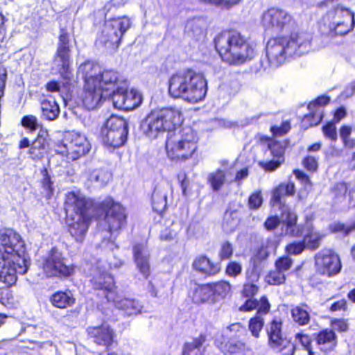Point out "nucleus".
<instances>
[{
	"label": "nucleus",
	"mask_w": 355,
	"mask_h": 355,
	"mask_svg": "<svg viewBox=\"0 0 355 355\" xmlns=\"http://www.w3.org/2000/svg\"><path fill=\"white\" fill-rule=\"evenodd\" d=\"M0 281L10 286L17 279V274H25L30 258L19 234L8 230L0 235Z\"/></svg>",
	"instance_id": "nucleus-1"
},
{
	"label": "nucleus",
	"mask_w": 355,
	"mask_h": 355,
	"mask_svg": "<svg viewBox=\"0 0 355 355\" xmlns=\"http://www.w3.org/2000/svg\"><path fill=\"white\" fill-rule=\"evenodd\" d=\"M78 73L85 80L80 99L88 110L96 108L102 101L110 97L114 89L116 72L112 70L101 71L97 64L87 61L78 68Z\"/></svg>",
	"instance_id": "nucleus-2"
},
{
	"label": "nucleus",
	"mask_w": 355,
	"mask_h": 355,
	"mask_svg": "<svg viewBox=\"0 0 355 355\" xmlns=\"http://www.w3.org/2000/svg\"><path fill=\"white\" fill-rule=\"evenodd\" d=\"M168 90L172 98L195 104L205 98L207 83L202 74L193 70H185L171 76L168 81Z\"/></svg>",
	"instance_id": "nucleus-3"
},
{
	"label": "nucleus",
	"mask_w": 355,
	"mask_h": 355,
	"mask_svg": "<svg viewBox=\"0 0 355 355\" xmlns=\"http://www.w3.org/2000/svg\"><path fill=\"white\" fill-rule=\"evenodd\" d=\"M92 202L79 190L68 192L65 196L64 210L71 235L77 241H83L88 230L91 217L88 209Z\"/></svg>",
	"instance_id": "nucleus-4"
},
{
	"label": "nucleus",
	"mask_w": 355,
	"mask_h": 355,
	"mask_svg": "<svg viewBox=\"0 0 355 355\" xmlns=\"http://www.w3.org/2000/svg\"><path fill=\"white\" fill-rule=\"evenodd\" d=\"M215 46L222 60L229 64H241L254 55L252 45L237 31L219 34L215 39Z\"/></svg>",
	"instance_id": "nucleus-5"
},
{
	"label": "nucleus",
	"mask_w": 355,
	"mask_h": 355,
	"mask_svg": "<svg viewBox=\"0 0 355 355\" xmlns=\"http://www.w3.org/2000/svg\"><path fill=\"white\" fill-rule=\"evenodd\" d=\"M309 41L304 34L292 33L289 37L271 39L266 46V56L271 67L281 66L288 57L306 53Z\"/></svg>",
	"instance_id": "nucleus-6"
},
{
	"label": "nucleus",
	"mask_w": 355,
	"mask_h": 355,
	"mask_svg": "<svg viewBox=\"0 0 355 355\" xmlns=\"http://www.w3.org/2000/svg\"><path fill=\"white\" fill-rule=\"evenodd\" d=\"M181 111L173 107L151 111L142 121L141 129L149 139H157L164 132L173 133L182 123Z\"/></svg>",
	"instance_id": "nucleus-7"
},
{
	"label": "nucleus",
	"mask_w": 355,
	"mask_h": 355,
	"mask_svg": "<svg viewBox=\"0 0 355 355\" xmlns=\"http://www.w3.org/2000/svg\"><path fill=\"white\" fill-rule=\"evenodd\" d=\"M197 142L196 134L191 128L169 133L166 141L167 155L171 159H188L197 150Z\"/></svg>",
	"instance_id": "nucleus-8"
},
{
	"label": "nucleus",
	"mask_w": 355,
	"mask_h": 355,
	"mask_svg": "<svg viewBox=\"0 0 355 355\" xmlns=\"http://www.w3.org/2000/svg\"><path fill=\"white\" fill-rule=\"evenodd\" d=\"M281 217L283 224L286 228V234L291 235L294 237H299L304 233L303 241L307 248L315 250L319 247L320 245V241L324 235L315 230L311 223L307 222L306 227L304 229L300 226L297 225V215L295 212L291 211L290 208L284 205L282 208Z\"/></svg>",
	"instance_id": "nucleus-9"
},
{
	"label": "nucleus",
	"mask_w": 355,
	"mask_h": 355,
	"mask_svg": "<svg viewBox=\"0 0 355 355\" xmlns=\"http://www.w3.org/2000/svg\"><path fill=\"white\" fill-rule=\"evenodd\" d=\"M331 8L323 17V24L329 29L328 33L332 35H345L351 31L354 26V14L337 1H328Z\"/></svg>",
	"instance_id": "nucleus-10"
},
{
	"label": "nucleus",
	"mask_w": 355,
	"mask_h": 355,
	"mask_svg": "<svg viewBox=\"0 0 355 355\" xmlns=\"http://www.w3.org/2000/svg\"><path fill=\"white\" fill-rule=\"evenodd\" d=\"M90 150V144L85 135L77 132H69L64 141L58 143L55 152L64 156L68 161H75L86 155Z\"/></svg>",
	"instance_id": "nucleus-11"
},
{
	"label": "nucleus",
	"mask_w": 355,
	"mask_h": 355,
	"mask_svg": "<svg viewBox=\"0 0 355 355\" xmlns=\"http://www.w3.org/2000/svg\"><path fill=\"white\" fill-rule=\"evenodd\" d=\"M130 26V20L126 16L110 18L106 20L98 41L109 49H116Z\"/></svg>",
	"instance_id": "nucleus-12"
},
{
	"label": "nucleus",
	"mask_w": 355,
	"mask_h": 355,
	"mask_svg": "<svg viewBox=\"0 0 355 355\" xmlns=\"http://www.w3.org/2000/svg\"><path fill=\"white\" fill-rule=\"evenodd\" d=\"M128 132L126 120L116 115L111 116L101 129L103 143L114 148H119L125 144Z\"/></svg>",
	"instance_id": "nucleus-13"
},
{
	"label": "nucleus",
	"mask_w": 355,
	"mask_h": 355,
	"mask_svg": "<svg viewBox=\"0 0 355 355\" xmlns=\"http://www.w3.org/2000/svg\"><path fill=\"white\" fill-rule=\"evenodd\" d=\"M112 96L114 106L119 110H132L139 107L142 102V96L137 89L127 90L125 82L119 80L116 73V80Z\"/></svg>",
	"instance_id": "nucleus-14"
},
{
	"label": "nucleus",
	"mask_w": 355,
	"mask_h": 355,
	"mask_svg": "<svg viewBox=\"0 0 355 355\" xmlns=\"http://www.w3.org/2000/svg\"><path fill=\"white\" fill-rule=\"evenodd\" d=\"M42 268L46 275L69 277L74 272L73 266L67 265L61 252L53 248L43 259Z\"/></svg>",
	"instance_id": "nucleus-15"
},
{
	"label": "nucleus",
	"mask_w": 355,
	"mask_h": 355,
	"mask_svg": "<svg viewBox=\"0 0 355 355\" xmlns=\"http://www.w3.org/2000/svg\"><path fill=\"white\" fill-rule=\"evenodd\" d=\"M316 271L328 277L338 275L342 268L339 256L332 250L324 249L315 256Z\"/></svg>",
	"instance_id": "nucleus-16"
},
{
	"label": "nucleus",
	"mask_w": 355,
	"mask_h": 355,
	"mask_svg": "<svg viewBox=\"0 0 355 355\" xmlns=\"http://www.w3.org/2000/svg\"><path fill=\"white\" fill-rule=\"evenodd\" d=\"M54 67L58 69L60 75L66 80H70L72 76L71 70L70 49L69 35L62 32L59 37L58 47L53 60Z\"/></svg>",
	"instance_id": "nucleus-17"
},
{
	"label": "nucleus",
	"mask_w": 355,
	"mask_h": 355,
	"mask_svg": "<svg viewBox=\"0 0 355 355\" xmlns=\"http://www.w3.org/2000/svg\"><path fill=\"white\" fill-rule=\"evenodd\" d=\"M291 16L282 10L270 8L261 15V24L266 30L279 32L290 28Z\"/></svg>",
	"instance_id": "nucleus-18"
},
{
	"label": "nucleus",
	"mask_w": 355,
	"mask_h": 355,
	"mask_svg": "<svg viewBox=\"0 0 355 355\" xmlns=\"http://www.w3.org/2000/svg\"><path fill=\"white\" fill-rule=\"evenodd\" d=\"M281 330V321L274 320L268 331L269 343L272 348L282 352L283 355H293L295 346L289 340L282 338Z\"/></svg>",
	"instance_id": "nucleus-19"
},
{
	"label": "nucleus",
	"mask_w": 355,
	"mask_h": 355,
	"mask_svg": "<svg viewBox=\"0 0 355 355\" xmlns=\"http://www.w3.org/2000/svg\"><path fill=\"white\" fill-rule=\"evenodd\" d=\"M110 207L107 211L105 222L108 226L109 232L112 234L116 232L126 223V214L123 207L119 203L114 202L110 200L108 204Z\"/></svg>",
	"instance_id": "nucleus-20"
},
{
	"label": "nucleus",
	"mask_w": 355,
	"mask_h": 355,
	"mask_svg": "<svg viewBox=\"0 0 355 355\" xmlns=\"http://www.w3.org/2000/svg\"><path fill=\"white\" fill-rule=\"evenodd\" d=\"M284 148L279 142L272 141L268 145V150L265 155L266 157L272 156V159L266 162H260L259 165L267 171H273L284 162Z\"/></svg>",
	"instance_id": "nucleus-21"
},
{
	"label": "nucleus",
	"mask_w": 355,
	"mask_h": 355,
	"mask_svg": "<svg viewBox=\"0 0 355 355\" xmlns=\"http://www.w3.org/2000/svg\"><path fill=\"white\" fill-rule=\"evenodd\" d=\"M191 300L196 304L213 303V291L210 284H199L192 283L188 293Z\"/></svg>",
	"instance_id": "nucleus-22"
},
{
	"label": "nucleus",
	"mask_w": 355,
	"mask_h": 355,
	"mask_svg": "<svg viewBox=\"0 0 355 355\" xmlns=\"http://www.w3.org/2000/svg\"><path fill=\"white\" fill-rule=\"evenodd\" d=\"M329 100V96H321L311 102L308 106L310 113L305 115L303 123H309L310 126L317 125L323 117L322 107L327 105Z\"/></svg>",
	"instance_id": "nucleus-23"
},
{
	"label": "nucleus",
	"mask_w": 355,
	"mask_h": 355,
	"mask_svg": "<svg viewBox=\"0 0 355 355\" xmlns=\"http://www.w3.org/2000/svg\"><path fill=\"white\" fill-rule=\"evenodd\" d=\"M92 282L96 288L107 291L106 297L108 300H114V282L110 275L104 271H97L94 274Z\"/></svg>",
	"instance_id": "nucleus-24"
},
{
	"label": "nucleus",
	"mask_w": 355,
	"mask_h": 355,
	"mask_svg": "<svg viewBox=\"0 0 355 355\" xmlns=\"http://www.w3.org/2000/svg\"><path fill=\"white\" fill-rule=\"evenodd\" d=\"M87 331L98 345L107 346L112 343L114 332L107 324H103L99 327H89Z\"/></svg>",
	"instance_id": "nucleus-25"
},
{
	"label": "nucleus",
	"mask_w": 355,
	"mask_h": 355,
	"mask_svg": "<svg viewBox=\"0 0 355 355\" xmlns=\"http://www.w3.org/2000/svg\"><path fill=\"white\" fill-rule=\"evenodd\" d=\"M134 257L137 268L145 278L150 275L149 252L144 245L134 247Z\"/></svg>",
	"instance_id": "nucleus-26"
},
{
	"label": "nucleus",
	"mask_w": 355,
	"mask_h": 355,
	"mask_svg": "<svg viewBox=\"0 0 355 355\" xmlns=\"http://www.w3.org/2000/svg\"><path fill=\"white\" fill-rule=\"evenodd\" d=\"M320 350L325 354L332 352L337 345V336L331 329H324L318 333L315 338Z\"/></svg>",
	"instance_id": "nucleus-27"
},
{
	"label": "nucleus",
	"mask_w": 355,
	"mask_h": 355,
	"mask_svg": "<svg viewBox=\"0 0 355 355\" xmlns=\"http://www.w3.org/2000/svg\"><path fill=\"white\" fill-rule=\"evenodd\" d=\"M115 306L121 310L127 315H136L141 312L143 306L138 300L132 298H123L117 300L114 297L112 300Z\"/></svg>",
	"instance_id": "nucleus-28"
},
{
	"label": "nucleus",
	"mask_w": 355,
	"mask_h": 355,
	"mask_svg": "<svg viewBox=\"0 0 355 355\" xmlns=\"http://www.w3.org/2000/svg\"><path fill=\"white\" fill-rule=\"evenodd\" d=\"M193 268L201 273L208 275H214L220 270L219 263L212 262L205 256L197 257L193 262Z\"/></svg>",
	"instance_id": "nucleus-29"
},
{
	"label": "nucleus",
	"mask_w": 355,
	"mask_h": 355,
	"mask_svg": "<svg viewBox=\"0 0 355 355\" xmlns=\"http://www.w3.org/2000/svg\"><path fill=\"white\" fill-rule=\"evenodd\" d=\"M49 300L53 306L61 309L72 306L76 302L73 294L69 291H58Z\"/></svg>",
	"instance_id": "nucleus-30"
},
{
	"label": "nucleus",
	"mask_w": 355,
	"mask_h": 355,
	"mask_svg": "<svg viewBox=\"0 0 355 355\" xmlns=\"http://www.w3.org/2000/svg\"><path fill=\"white\" fill-rule=\"evenodd\" d=\"M228 173V168L223 166V169H217L210 173L207 177V181L214 191H219L225 182L226 174Z\"/></svg>",
	"instance_id": "nucleus-31"
},
{
	"label": "nucleus",
	"mask_w": 355,
	"mask_h": 355,
	"mask_svg": "<svg viewBox=\"0 0 355 355\" xmlns=\"http://www.w3.org/2000/svg\"><path fill=\"white\" fill-rule=\"evenodd\" d=\"M86 175L88 180L100 187L105 185L111 178V174L107 171L90 168L86 171Z\"/></svg>",
	"instance_id": "nucleus-32"
},
{
	"label": "nucleus",
	"mask_w": 355,
	"mask_h": 355,
	"mask_svg": "<svg viewBox=\"0 0 355 355\" xmlns=\"http://www.w3.org/2000/svg\"><path fill=\"white\" fill-rule=\"evenodd\" d=\"M246 276L248 280L252 282H249L244 284L242 293L245 297H252L257 293L259 290L258 286L254 283L258 281L259 278V273L255 265L254 270L251 272L247 271Z\"/></svg>",
	"instance_id": "nucleus-33"
},
{
	"label": "nucleus",
	"mask_w": 355,
	"mask_h": 355,
	"mask_svg": "<svg viewBox=\"0 0 355 355\" xmlns=\"http://www.w3.org/2000/svg\"><path fill=\"white\" fill-rule=\"evenodd\" d=\"M295 192L294 183L288 182L279 184L272 191V202L273 205L275 203H281L282 198L286 196H293Z\"/></svg>",
	"instance_id": "nucleus-34"
},
{
	"label": "nucleus",
	"mask_w": 355,
	"mask_h": 355,
	"mask_svg": "<svg viewBox=\"0 0 355 355\" xmlns=\"http://www.w3.org/2000/svg\"><path fill=\"white\" fill-rule=\"evenodd\" d=\"M42 115L49 121L55 120L60 114V107L54 99H44L41 103Z\"/></svg>",
	"instance_id": "nucleus-35"
},
{
	"label": "nucleus",
	"mask_w": 355,
	"mask_h": 355,
	"mask_svg": "<svg viewBox=\"0 0 355 355\" xmlns=\"http://www.w3.org/2000/svg\"><path fill=\"white\" fill-rule=\"evenodd\" d=\"M311 309L306 304L294 307L292 311V318L299 325L307 324L310 321Z\"/></svg>",
	"instance_id": "nucleus-36"
},
{
	"label": "nucleus",
	"mask_w": 355,
	"mask_h": 355,
	"mask_svg": "<svg viewBox=\"0 0 355 355\" xmlns=\"http://www.w3.org/2000/svg\"><path fill=\"white\" fill-rule=\"evenodd\" d=\"M46 139L39 135L31 144L29 149V154L33 159H41L46 150Z\"/></svg>",
	"instance_id": "nucleus-37"
},
{
	"label": "nucleus",
	"mask_w": 355,
	"mask_h": 355,
	"mask_svg": "<svg viewBox=\"0 0 355 355\" xmlns=\"http://www.w3.org/2000/svg\"><path fill=\"white\" fill-rule=\"evenodd\" d=\"M206 336L200 335L193 339L191 342L187 343L183 348V355H201L200 347L205 343Z\"/></svg>",
	"instance_id": "nucleus-38"
},
{
	"label": "nucleus",
	"mask_w": 355,
	"mask_h": 355,
	"mask_svg": "<svg viewBox=\"0 0 355 355\" xmlns=\"http://www.w3.org/2000/svg\"><path fill=\"white\" fill-rule=\"evenodd\" d=\"M153 209L157 211H163L166 207V193L155 189L152 196Z\"/></svg>",
	"instance_id": "nucleus-39"
},
{
	"label": "nucleus",
	"mask_w": 355,
	"mask_h": 355,
	"mask_svg": "<svg viewBox=\"0 0 355 355\" xmlns=\"http://www.w3.org/2000/svg\"><path fill=\"white\" fill-rule=\"evenodd\" d=\"M238 225L239 218L236 214L226 212L222 224L223 230L227 233H231L235 230Z\"/></svg>",
	"instance_id": "nucleus-40"
},
{
	"label": "nucleus",
	"mask_w": 355,
	"mask_h": 355,
	"mask_svg": "<svg viewBox=\"0 0 355 355\" xmlns=\"http://www.w3.org/2000/svg\"><path fill=\"white\" fill-rule=\"evenodd\" d=\"M277 248V243L272 239H267L259 250L256 259L263 260L266 259L268 255Z\"/></svg>",
	"instance_id": "nucleus-41"
},
{
	"label": "nucleus",
	"mask_w": 355,
	"mask_h": 355,
	"mask_svg": "<svg viewBox=\"0 0 355 355\" xmlns=\"http://www.w3.org/2000/svg\"><path fill=\"white\" fill-rule=\"evenodd\" d=\"M210 284L213 291V297L216 295L224 297L228 295L231 291V285L227 281H220Z\"/></svg>",
	"instance_id": "nucleus-42"
},
{
	"label": "nucleus",
	"mask_w": 355,
	"mask_h": 355,
	"mask_svg": "<svg viewBox=\"0 0 355 355\" xmlns=\"http://www.w3.org/2000/svg\"><path fill=\"white\" fill-rule=\"evenodd\" d=\"M263 324V318L261 315H256L254 318L250 319L249 322V329L254 337L259 338V332L261 331Z\"/></svg>",
	"instance_id": "nucleus-43"
},
{
	"label": "nucleus",
	"mask_w": 355,
	"mask_h": 355,
	"mask_svg": "<svg viewBox=\"0 0 355 355\" xmlns=\"http://www.w3.org/2000/svg\"><path fill=\"white\" fill-rule=\"evenodd\" d=\"M295 341L300 343L302 347L308 352L309 355H315V352L312 347V339L311 338L305 334L298 333L295 334Z\"/></svg>",
	"instance_id": "nucleus-44"
},
{
	"label": "nucleus",
	"mask_w": 355,
	"mask_h": 355,
	"mask_svg": "<svg viewBox=\"0 0 355 355\" xmlns=\"http://www.w3.org/2000/svg\"><path fill=\"white\" fill-rule=\"evenodd\" d=\"M352 130V128L348 125H343L340 129V137L344 146L348 148H352L355 146V141L350 137Z\"/></svg>",
	"instance_id": "nucleus-45"
},
{
	"label": "nucleus",
	"mask_w": 355,
	"mask_h": 355,
	"mask_svg": "<svg viewBox=\"0 0 355 355\" xmlns=\"http://www.w3.org/2000/svg\"><path fill=\"white\" fill-rule=\"evenodd\" d=\"M0 303L9 308H12L15 306L14 296L11 291L8 288H0Z\"/></svg>",
	"instance_id": "nucleus-46"
},
{
	"label": "nucleus",
	"mask_w": 355,
	"mask_h": 355,
	"mask_svg": "<svg viewBox=\"0 0 355 355\" xmlns=\"http://www.w3.org/2000/svg\"><path fill=\"white\" fill-rule=\"evenodd\" d=\"M286 277L284 273L279 270L271 271L266 277V282L269 284L279 285L285 282Z\"/></svg>",
	"instance_id": "nucleus-47"
},
{
	"label": "nucleus",
	"mask_w": 355,
	"mask_h": 355,
	"mask_svg": "<svg viewBox=\"0 0 355 355\" xmlns=\"http://www.w3.org/2000/svg\"><path fill=\"white\" fill-rule=\"evenodd\" d=\"M263 203V198L260 191L252 193L248 199V206L251 209H259Z\"/></svg>",
	"instance_id": "nucleus-48"
},
{
	"label": "nucleus",
	"mask_w": 355,
	"mask_h": 355,
	"mask_svg": "<svg viewBox=\"0 0 355 355\" xmlns=\"http://www.w3.org/2000/svg\"><path fill=\"white\" fill-rule=\"evenodd\" d=\"M233 246L228 241H224L221 243L218 252L219 257L221 260L230 259L233 254Z\"/></svg>",
	"instance_id": "nucleus-49"
},
{
	"label": "nucleus",
	"mask_w": 355,
	"mask_h": 355,
	"mask_svg": "<svg viewBox=\"0 0 355 355\" xmlns=\"http://www.w3.org/2000/svg\"><path fill=\"white\" fill-rule=\"evenodd\" d=\"M322 133L327 139L331 141H336L337 139L336 128L333 122H329L322 127Z\"/></svg>",
	"instance_id": "nucleus-50"
},
{
	"label": "nucleus",
	"mask_w": 355,
	"mask_h": 355,
	"mask_svg": "<svg viewBox=\"0 0 355 355\" xmlns=\"http://www.w3.org/2000/svg\"><path fill=\"white\" fill-rule=\"evenodd\" d=\"M293 264V260L288 256L282 257L275 262V268L283 273L290 269Z\"/></svg>",
	"instance_id": "nucleus-51"
},
{
	"label": "nucleus",
	"mask_w": 355,
	"mask_h": 355,
	"mask_svg": "<svg viewBox=\"0 0 355 355\" xmlns=\"http://www.w3.org/2000/svg\"><path fill=\"white\" fill-rule=\"evenodd\" d=\"M305 247L304 241L293 242L286 247V251L289 254L297 255L302 252Z\"/></svg>",
	"instance_id": "nucleus-52"
},
{
	"label": "nucleus",
	"mask_w": 355,
	"mask_h": 355,
	"mask_svg": "<svg viewBox=\"0 0 355 355\" xmlns=\"http://www.w3.org/2000/svg\"><path fill=\"white\" fill-rule=\"evenodd\" d=\"M242 271L241 265L236 261H230L226 267V274L230 277H235Z\"/></svg>",
	"instance_id": "nucleus-53"
},
{
	"label": "nucleus",
	"mask_w": 355,
	"mask_h": 355,
	"mask_svg": "<svg viewBox=\"0 0 355 355\" xmlns=\"http://www.w3.org/2000/svg\"><path fill=\"white\" fill-rule=\"evenodd\" d=\"M355 229V225L349 226L340 223H334L330 225V230L332 232H343L345 234H349Z\"/></svg>",
	"instance_id": "nucleus-54"
},
{
	"label": "nucleus",
	"mask_w": 355,
	"mask_h": 355,
	"mask_svg": "<svg viewBox=\"0 0 355 355\" xmlns=\"http://www.w3.org/2000/svg\"><path fill=\"white\" fill-rule=\"evenodd\" d=\"M21 123L24 127L31 130H35L37 128V119L35 116L28 115L23 117Z\"/></svg>",
	"instance_id": "nucleus-55"
},
{
	"label": "nucleus",
	"mask_w": 355,
	"mask_h": 355,
	"mask_svg": "<svg viewBox=\"0 0 355 355\" xmlns=\"http://www.w3.org/2000/svg\"><path fill=\"white\" fill-rule=\"evenodd\" d=\"M42 188L45 192L46 197L49 199L53 195L54 189L53 187V182L51 180L50 177L46 174L42 182Z\"/></svg>",
	"instance_id": "nucleus-56"
},
{
	"label": "nucleus",
	"mask_w": 355,
	"mask_h": 355,
	"mask_svg": "<svg viewBox=\"0 0 355 355\" xmlns=\"http://www.w3.org/2000/svg\"><path fill=\"white\" fill-rule=\"evenodd\" d=\"M302 164L309 171H315L318 166V159L311 155L304 158Z\"/></svg>",
	"instance_id": "nucleus-57"
},
{
	"label": "nucleus",
	"mask_w": 355,
	"mask_h": 355,
	"mask_svg": "<svg viewBox=\"0 0 355 355\" xmlns=\"http://www.w3.org/2000/svg\"><path fill=\"white\" fill-rule=\"evenodd\" d=\"M331 330L345 332L348 329V324L343 319H334L331 322Z\"/></svg>",
	"instance_id": "nucleus-58"
},
{
	"label": "nucleus",
	"mask_w": 355,
	"mask_h": 355,
	"mask_svg": "<svg viewBox=\"0 0 355 355\" xmlns=\"http://www.w3.org/2000/svg\"><path fill=\"white\" fill-rule=\"evenodd\" d=\"M257 315L266 314L269 311L270 304L265 297H262L258 302Z\"/></svg>",
	"instance_id": "nucleus-59"
},
{
	"label": "nucleus",
	"mask_w": 355,
	"mask_h": 355,
	"mask_svg": "<svg viewBox=\"0 0 355 355\" xmlns=\"http://www.w3.org/2000/svg\"><path fill=\"white\" fill-rule=\"evenodd\" d=\"M280 220L277 216H270L267 218L264 225L268 230H272L279 225Z\"/></svg>",
	"instance_id": "nucleus-60"
},
{
	"label": "nucleus",
	"mask_w": 355,
	"mask_h": 355,
	"mask_svg": "<svg viewBox=\"0 0 355 355\" xmlns=\"http://www.w3.org/2000/svg\"><path fill=\"white\" fill-rule=\"evenodd\" d=\"M258 306V302L253 300H248L243 305H242L239 310L241 311H251L256 309Z\"/></svg>",
	"instance_id": "nucleus-61"
},
{
	"label": "nucleus",
	"mask_w": 355,
	"mask_h": 355,
	"mask_svg": "<svg viewBox=\"0 0 355 355\" xmlns=\"http://www.w3.org/2000/svg\"><path fill=\"white\" fill-rule=\"evenodd\" d=\"M227 351L230 354H238L243 351L244 345L242 343H229L227 345Z\"/></svg>",
	"instance_id": "nucleus-62"
},
{
	"label": "nucleus",
	"mask_w": 355,
	"mask_h": 355,
	"mask_svg": "<svg viewBox=\"0 0 355 355\" xmlns=\"http://www.w3.org/2000/svg\"><path fill=\"white\" fill-rule=\"evenodd\" d=\"M347 309V302L342 299L333 303L330 307L331 311H345Z\"/></svg>",
	"instance_id": "nucleus-63"
},
{
	"label": "nucleus",
	"mask_w": 355,
	"mask_h": 355,
	"mask_svg": "<svg viewBox=\"0 0 355 355\" xmlns=\"http://www.w3.org/2000/svg\"><path fill=\"white\" fill-rule=\"evenodd\" d=\"M290 130V125L288 122L284 123L282 127H272L271 130L275 135H282Z\"/></svg>",
	"instance_id": "nucleus-64"
}]
</instances>
